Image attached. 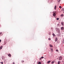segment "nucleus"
I'll use <instances>...</instances> for the list:
<instances>
[{
  "instance_id": "obj_1",
  "label": "nucleus",
  "mask_w": 64,
  "mask_h": 64,
  "mask_svg": "<svg viewBox=\"0 0 64 64\" xmlns=\"http://www.w3.org/2000/svg\"><path fill=\"white\" fill-rule=\"evenodd\" d=\"M55 30L56 31L57 33H58V34L60 33V29L59 28H56Z\"/></svg>"
},
{
  "instance_id": "obj_2",
  "label": "nucleus",
  "mask_w": 64,
  "mask_h": 64,
  "mask_svg": "<svg viewBox=\"0 0 64 64\" xmlns=\"http://www.w3.org/2000/svg\"><path fill=\"white\" fill-rule=\"evenodd\" d=\"M62 56H60L59 57V60H62Z\"/></svg>"
},
{
  "instance_id": "obj_3",
  "label": "nucleus",
  "mask_w": 64,
  "mask_h": 64,
  "mask_svg": "<svg viewBox=\"0 0 64 64\" xmlns=\"http://www.w3.org/2000/svg\"><path fill=\"white\" fill-rule=\"evenodd\" d=\"M61 24L62 26H63L64 25V22H61Z\"/></svg>"
},
{
  "instance_id": "obj_4",
  "label": "nucleus",
  "mask_w": 64,
  "mask_h": 64,
  "mask_svg": "<svg viewBox=\"0 0 64 64\" xmlns=\"http://www.w3.org/2000/svg\"><path fill=\"white\" fill-rule=\"evenodd\" d=\"M61 29L62 30H64V27H62L61 28Z\"/></svg>"
},
{
  "instance_id": "obj_5",
  "label": "nucleus",
  "mask_w": 64,
  "mask_h": 64,
  "mask_svg": "<svg viewBox=\"0 0 64 64\" xmlns=\"http://www.w3.org/2000/svg\"><path fill=\"white\" fill-rule=\"evenodd\" d=\"M53 13H54V14H53V16H55L56 15V14H55V12H53Z\"/></svg>"
},
{
  "instance_id": "obj_6",
  "label": "nucleus",
  "mask_w": 64,
  "mask_h": 64,
  "mask_svg": "<svg viewBox=\"0 0 64 64\" xmlns=\"http://www.w3.org/2000/svg\"><path fill=\"white\" fill-rule=\"evenodd\" d=\"M8 56L9 57H11V55L10 54H9L8 55Z\"/></svg>"
},
{
  "instance_id": "obj_7",
  "label": "nucleus",
  "mask_w": 64,
  "mask_h": 64,
  "mask_svg": "<svg viewBox=\"0 0 64 64\" xmlns=\"http://www.w3.org/2000/svg\"><path fill=\"white\" fill-rule=\"evenodd\" d=\"M57 40H58V38H56V40H55V41L56 42Z\"/></svg>"
},
{
  "instance_id": "obj_8",
  "label": "nucleus",
  "mask_w": 64,
  "mask_h": 64,
  "mask_svg": "<svg viewBox=\"0 0 64 64\" xmlns=\"http://www.w3.org/2000/svg\"><path fill=\"white\" fill-rule=\"evenodd\" d=\"M51 62V61H49L47 63H48V64H49V63H50V62Z\"/></svg>"
},
{
  "instance_id": "obj_9",
  "label": "nucleus",
  "mask_w": 64,
  "mask_h": 64,
  "mask_svg": "<svg viewBox=\"0 0 64 64\" xmlns=\"http://www.w3.org/2000/svg\"><path fill=\"white\" fill-rule=\"evenodd\" d=\"M57 7V6H54V9L55 10H56V8Z\"/></svg>"
},
{
  "instance_id": "obj_10",
  "label": "nucleus",
  "mask_w": 64,
  "mask_h": 64,
  "mask_svg": "<svg viewBox=\"0 0 64 64\" xmlns=\"http://www.w3.org/2000/svg\"><path fill=\"white\" fill-rule=\"evenodd\" d=\"M50 47H53L52 45L51 44H50Z\"/></svg>"
},
{
  "instance_id": "obj_11",
  "label": "nucleus",
  "mask_w": 64,
  "mask_h": 64,
  "mask_svg": "<svg viewBox=\"0 0 64 64\" xmlns=\"http://www.w3.org/2000/svg\"><path fill=\"white\" fill-rule=\"evenodd\" d=\"M60 61H58V64H60Z\"/></svg>"
},
{
  "instance_id": "obj_12",
  "label": "nucleus",
  "mask_w": 64,
  "mask_h": 64,
  "mask_svg": "<svg viewBox=\"0 0 64 64\" xmlns=\"http://www.w3.org/2000/svg\"><path fill=\"white\" fill-rule=\"evenodd\" d=\"M2 46H1L0 47V49H2Z\"/></svg>"
},
{
  "instance_id": "obj_13",
  "label": "nucleus",
  "mask_w": 64,
  "mask_h": 64,
  "mask_svg": "<svg viewBox=\"0 0 64 64\" xmlns=\"http://www.w3.org/2000/svg\"><path fill=\"white\" fill-rule=\"evenodd\" d=\"M26 59L27 60H28L29 59V58H28V57H27V58H26Z\"/></svg>"
},
{
  "instance_id": "obj_14",
  "label": "nucleus",
  "mask_w": 64,
  "mask_h": 64,
  "mask_svg": "<svg viewBox=\"0 0 64 64\" xmlns=\"http://www.w3.org/2000/svg\"><path fill=\"white\" fill-rule=\"evenodd\" d=\"M61 17H63V14H62L61 15Z\"/></svg>"
},
{
  "instance_id": "obj_15",
  "label": "nucleus",
  "mask_w": 64,
  "mask_h": 64,
  "mask_svg": "<svg viewBox=\"0 0 64 64\" xmlns=\"http://www.w3.org/2000/svg\"><path fill=\"white\" fill-rule=\"evenodd\" d=\"M51 51H52V52H53V48H51Z\"/></svg>"
},
{
  "instance_id": "obj_16",
  "label": "nucleus",
  "mask_w": 64,
  "mask_h": 64,
  "mask_svg": "<svg viewBox=\"0 0 64 64\" xmlns=\"http://www.w3.org/2000/svg\"><path fill=\"white\" fill-rule=\"evenodd\" d=\"M59 8H62V7H61V6H59Z\"/></svg>"
},
{
  "instance_id": "obj_17",
  "label": "nucleus",
  "mask_w": 64,
  "mask_h": 64,
  "mask_svg": "<svg viewBox=\"0 0 64 64\" xmlns=\"http://www.w3.org/2000/svg\"><path fill=\"white\" fill-rule=\"evenodd\" d=\"M52 35L53 36H55V34H52Z\"/></svg>"
},
{
  "instance_id": "obj_18",
  "label": "nucleus",
  "mask_w": 64,
  "mask_h": 64,
  "mask_svg": "<svg viewBox=\"0 0 64 64\" xmlns=\"http://www.w3.org/2000/svg\"><path fill=\"white\" fill-rule=\"evenodd\" d=\"M24 62V60H22V63H23V62Z\"/></svg>"
},
{
  "instance_id": "obj_19",
  "label": "nucleus",
  "mask_w": 64,
  "mask_h": 64,
  "mask_svg": "<svg viewBox=\"0 0 64 64\" xmlns=\"http://www.w3.org/2000/svg\"><path fill=\"white\" fill-rule=\"evenodd\" d=\"M62 43H64V39L63 40Z\"/></svg>"
},
{
  "instance_id": "obj_20",
  "label": "nucleus",
  "mask_w": 64,
  "mask_h": 64,
  "mask_svg": "<svg viewBox=\"0 0 64 64\" xmlns=\"http://www.w3.org/2000/svg\"><path fill=\"white\" fill-rule=\"evenodd\" d=\"M56 20H59V18H56Z\"/></svg>"
},
{
  "instance_id": "obj_21",
  "label": "nucleus",
  "mask_w": 64,
  "mask_h": 64,
  "mask_svg": "<svg viewBox=\"0 0 64 64\" xmlns=\"http://www.w3.org/2000/svg\"><path fill=\"white\" fill-rule=\"evenodd\" d=\"M48 40H51V38H48Z\"/></svg>"
},
{
  "instance_id": "obj_22",
  "label": "nucleus",
  "mask_w": 64,
  "mask_h": 64,
  "mask_svg": "<svg viewBox=\"0 0 64 64\" xmlns=\"http://www.w3.org/2000/svg\"><path fill=\"white\" fill-rule=\"evenodd\" d=\"M0 63H1V64H3V62H0Z\"/></svg>"
},
{
  "instance_id": "obj_23",
  "label": "nucleus",
  "mask_w": 64,
  "mask_h": 64,
  "mask_svg": "<svg viewBox=\"0 0 64 64\" xmlns=\"http://www.w3.org/2000/svg\"><path fill=\"white\" fill-rule=\"evenodd\" d=\"M60 0H58V2H60Z\"/></svg>"
},
{
  "instance_id": "obj_24",
  "label": "nucleus",
  "mask_w": 64,
  "mask_h": 64,
  "mask_svg": "<svg viewBox=\"0 0 64 64\" xmlns=\"http://www.w3.org/2000/svg\"><path fill=\"white\" fill-rule=\"evenodd\" d=\"M49 35H50L51 34V32H49L48 34Z\"/></svg>"
},
{
  "instance_id": "obj_25",
  "label": "nucleus",
  "mask_w": 64,
  "mask_h": 64,
  "mask_svg": "<svg viewBox=\"0 0 64 64\" xmlns=\"http://www.w3.org/2000/svg\"><path fill=\"white\" fill-rule=\"evenodd\" d=\"M57 36H60V34H58Z\"/></svg>"
},
{
  "instance_id": "obj_26",
  "label": "nucleus",
  "mask_w": 64,
  "mask_h": 64,
  "mask_svg": "<svg viewBox=\"0 0 64 64\" xmlns=\"http://www.w3.org/2000/svg\"><path fill=\"white\" fill-rule=\"evenodd\" d=\"M54 63V62H52V64H53V63Z\"/></svg>"
},
{
  "instance_id": "obj_27",
  "label": "nucleus",
  "mask_w": 64,
  "mask_h": 64,
  "mask_svg": "<svg viewBox=\"0 0 64 64\" xmlns=\"http://www.w3.org/2000/svg\"><path fill=\"white\" fill-rule=\"evenodd\" d=\"M62 11H64V9L63 8H62Z\"/></svg>"
},
{
  "instance_id": "obj_28",
  "label": "nucleus",
  "mask_w": 64,
  "mask_h": 64,
  "mask_svg": "<svg viewBox=\"0 0 64 64\" xmlns=\"http://www.w3.org/2000/svg\"><path fill=\"white\" fill-rule=\"evenodd\" d=\"M38 64H41V62H39L38 63Z\"/></svg>"
},
{
  "instance_id": "obj_29",
  "label": "nucleus",
  "mask_w": 64,
  "mask_h": 64,
  "mask_svg": "<svg viewBox=\"0 0 64 64\" xmlns=\"http://www.w3.org/2000/svg\"><path fill=\"white\" fill-rule=\"evenodd\" d=\"M5 58V57L4 56H3L2 57V58Z\"/></svg>"
},
{
  "instance_id": "obj_30",
  "label": "nucleus",
  "mask_w": 64,
  "mask_h": 64,
  "mask_svg": "<svg viewBox=\"0 0 64 64\" xmlns=\"http://www.w3.org/2000/svg\"><path fill=\"white\" fill-rule=\"evenodd\" d=\"M12 64H15V62H13L12 63Z\"/></svg>"
},
{
  "instance_id": "obj_31",
  "label": "nucleus",
  "mask_w": 64,
  "mask_h": 64,
  "mask_svg": "<svg viewBox=\"0 0 64 64\" xmlns=\"http://www.w3.org/2000/svg\"><path fill=\"white\" fill-rule=\"evenodd\" d=\"M42 58H44V57L43 56H42L41 57Z\"/></svg>"
},
{
  "instance_id": "obj_32",
  "label": "nucleus",
  "mask_w": 64,
  "mask_h": 64,
  "mask_svg": "<svg viewBox=\"0 0 64 64\" xmlns=\"http://www.w3.org/2000/svg\"><path fill=\"white\" fill-rule=\"evenodd\" d=\"M41 58H40V60H41Z\"/></svg>"
},
{
  "instance_id": "obj_33",
  "label": "nucleus",
  "mask_w": 64,
  "mask_h": 64,
  "mask_svg": "<svg viewBox=\"0 0 64 64\" xmlns=\"http://www.w3.org/2000/svg\"><path fill=\"white\" fill-rule=\"evenodd\" d=\"M2 34V32H0V35H1Z\"/></svg>"
},
{
  "instance_id": "obj_34",
  "label": "nucleus",
  "mask_w": 64,
  "mask_h": 64,
  "mask_svg": "<svg viewBox=\"0 0 64 64\" xmlns=\"http://www.w3.org/2000/svg\"><path fill=\"white\" fill-rule=\"evenodd\" d=\"M56 51H58V50H56Z\"/></svg>"
},
{
  "instance_id": "obj_35",
  "label": "nucleus",
  "mask_w": 64,
  "mask_h": 64,
  "mask_svg": "<svg viewBox=\"0 0 64 64\" xmlns=\"http://www.w3.org/2000/svg\"><path fill=\"white\" fill-rule=\"evenodd\" d=\"M1 42V40H0V43Z\"/></svg>"
},
{
  "instance_id": "obj_36",
  "label": "nucleus",
  "mask_w": 64,
  "mask_h": 64,
  "mask_svg": "<svg viewBox=\"0 0 64 64\" xmlns=\"http://www.w3.org/2000/svg\"><path fill=\"white\" fill-rule=\"evenodd\" d=\"M62 62H63V61H62Z\"/></svg>"
}]
</instances>
